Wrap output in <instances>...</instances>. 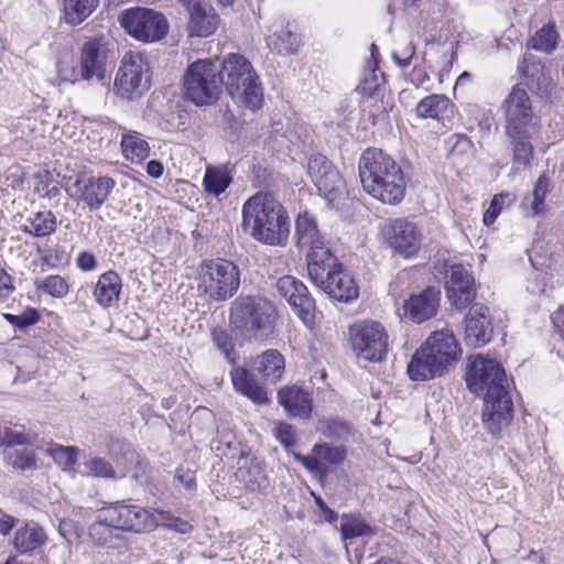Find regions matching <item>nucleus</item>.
Here are the masks:
<instances>
[{
	"instance_id": "1",
	"label": "nucleus",
	"mask_w": 564,
	"mask_h": 564,
	"mask_svg": "<svg viewBox=\"0 0 564 564\" xmlns=\"http://www.w3.org/2000/svg\"><path fill=\"white\" fill-rule=\"evenodd\" d=\"M241 226L253 239L270 246H284L290 235L286 209L272 194L264 192L245 202Z\"/></svg>"
},
{
	"instance_id": "2",
	"label": "nucleus",
	"mask_w": 564,
	"mask_h": 564,
	"mask_svg": "<svg viewBox=\"0 0 564 564\" xmlns=\"http://www.w3.org/2000/svg\"><path fill=\"white\" fill-rule=\"evenodd\" d=\"M359 177L364 189L384 204L400 203L405 181L400 165L381 149H367L359 159Z\"/></svg>"
},
{
	"instance_id": "3",
	"label": "nucleus",
	"mask_w": 564,
	"mask_h": 564,
	"mask_svg": "<svg viewBox=\"0 0 564 564\" xmlns=\"http://www.w3.org/2000/svg\"><path fill=\"white\" fill-rule=\"evenodd\" d=\"M276 317L273 304L256 295H239L229 310V325L236 336L259 340L270 334Z\"/></svg>"
},
{
	"instance_id": "4",
	"label": "nucleus",
	"mask_w": 564,
	"mask_h": 564,
	"mask_svg": "<svg viewBox=\"0 0 564 564\" xmlns=\"http://www.w3.org/2000/svg\"><path fill=\"white\" fill-rule=\"evenodd\" d=\"M223 86L238 104L256 110L262 106L263 89L251 63L240 54H229L219 63Z\"/></svg>"
},
{
	"instance_id": "5",
	"label": "nucleus",
	"mask_w": 564,
	"mask_h": 564,
	"mask_svg": "<svg viewBox=\"0 0 564 564\" xmlns=\"http://www.w3.org/2000/svg\"><path fill=\"white\" fill-rule=\"evenodd\" d=\"M241 272L232 261L205 259L198 269V289L210 302H226L239 290Z\"/></svg>"
},
{
	"instance_id": "6",
	"label": "nucleus",
	"mask_w": 564,
	"mask_h": 564,
	"mask_svg": "<svg viewBox=\"0 0 564 564\" xmlns=\"http://www.w3.org/2000/svg\"><path fill=\"white\" fill-rule=\"evenodd\" d=\"M223 80L219 63L198 59L188 66L184 75L185 96L195 105H210L218 99Z\"/></svg>"
},
{
	"instance_id": "7",
	"label": "nucleus",
	"mask_w": 564,
	"mask_h": 564,
	"mask_svg": "<svg viewBox=\"0 0 564 564\" xmlns=\"http://www.w3.org/2000/svg\"><path fill=\"white\" fill-rule=\"evenodd\" d=\"M319 270L317 275L313 274L312 265L307 268L312 282L323 290L329 297L338 302H350L358 296V286L354 278L338 262L336 256L334 261L323 259L318 261Z\"/></svg>"
},
{
	"instance_id": "8",
	"label": "nucleus",
	"mask_w": 564,
	"mask_h": 564,
	"mask_svg": "<svg viewBox=\"0 0 564 564\" xmlns=\"http://www.w3.org/2000/svg\"><path fill=\"white\" fill-rule=\"evenodd\" d=\"M115 91L127 100L142 97L150 88V65L140 53L128 52L117 72Z\"/></svg>"
},
{
	"instance_id": "9",
	"label": "nucleus",
	"mask_w": 564,
	"mask_h": 564,
	"mask_svg": "<svg viewBox=\"0 0 564 564\" xmlns=\"http://www.w3.org/2000/svg\"><path fill=\"white\" fill-rule=\"evenodd\" d=\"M101 523L112 527L115 530L144 533L156 528L158 521L152 512L124 501L109 503L99 509Z\"/></svg>"
},
{
	"instance_id": "10",
	"label": "nucleus",
	"mask_w": 564,
	"mask_h": 564,
	"mask_svg": "<svg viewBox=\"0 0 564 564\" xmlns=\"http://www.w3.org/2000/svg\"><path fill=\"white\" fill-rule=\"evenodd\" d=\"M118 20L129 35L143 43L158 42L169 31L164 14L148 8L127 9L120 13Z\"/></svg>"
},
{
	"instance_id": "11",
	"label": "nucleus",
	"mask_w": 564,
	"mask_h": 564,
	"mask_svg": "<svg viewBox=\"0 0 564 564\" xmlns=\"http://www.w3.org/2000/svg\"><path fill=\"white\" fill-rule=\"evenodd\" d=\"M351 349L359 359L378 362L388 352V333L378 322L364 321L349 327Z\"/></svg>"
},
{
	"instance_id": "12",
	"label": "nucleus",
	"mask_w": 564,
	"mask_h": 564,
	"mask_svg": "<svg viewBox=\"0 0 564 564\" xmlns=\"http://www.w3.org/2000/svg\"><path fill=\"white\" fill-rule=\"evenodd\" d=\"M116 183L109 176H94L89 173H78L74 182L66 185L70 199L83 203L90 210H98L108 199Z\"/></svg>"
},
{
	"instance_id": "13",
	"label": "nucleus",
	"mask_w": 564,
	"mask_h": 564,
	"mask_svg": "<svg viewBox=\"0 0 564 564\" xmlns=\"http://www.w3.org/2000/svg\"><path fill=\"white\" fill-rule=\"evenodd\" d=\"M295 235L299 247L310 249L306 254L307 268L312 265L313 274L316 276L319 270L318 261H334V254L319 232L315 218L306 212L300 214L296 218Z\"/></svg>"
},
{
	"instance_id": "14",
	"label": "nucleus",
	"mask_w": 564,
	"mask_h": 564,
	"mask_svg": "<svg viewBox=\"0 0 564 564\" xmlns=\"http://www.w3.org/2000/svg\"><path fill=\"white\" fill-rule=\"evenodd\" d=\"M508 388L492 387L485 393L482 423L492 435H499L513 419V402Z\"/></svg>"
},
{
	"instance_id": "15",
	"label": "nucleus",
	"mask_w": 564,
	"mask_h": 564,
	"mask_svg": "<svg viewBox=\"0 0 564 564\" xmlns=\"http://www.w3.org/2000/svg\"><path fill=\"white\" fill-rule=\"evenodd\" d=\"M467 386L474 393L488 392L492 387H509L503 367L495 358L476 356L468 366Z\"/></svg>"
},
{
	"instance_id": "16",
	"label": "nucleus",
	"mask_w": 564,
	"mask_h": 564,
	"mask_svg": "<svg viewBox=\"0 0 564 564\" xmlns=\"http://www.w3.org/2000/svg\"><path fill=\"white\" fill-rule=\"evenodd\" d=\"M382 234L389 246L405 258L413 257L421 248V230L414 223L405 218L389 220L384 225Z\"/></svg>"
},
{
	"instance_id": "17",
	"label": "nucleus",
	"mask_w": 564,
	"mask_h": 564,
	"mask_svg": "<svg viewBox=\"0 0 564 564\" xmlns=\"http://www.w3.org/2000/svg\"><path fill=\"white\" fill-rule=\"evenodd\" d=\"M506 113V133L514 135L533 130L532 109L528 93L520 87H513L503 104Z\"/></svg>"
},
{
	"instance_id": "18",
	"label": "nucleus",
	"mask_w": 564,
	"mask_h": 564,
	"mask_svg": "<svg viewBox=\"0 0 564 564\" xmlns=\"http://www.w3.org/2000/svg\"><path fill=\"white\" fill-rule=\"evenodd\" d=\"M108 54V43L104 37L89 39L80 50L78 76L84 80L104 79Z\"/></svg>"
},
{
	"instance_id": "19",
	"label": "nucleus",
	"mask_w": 564,
	"mask_h": 564,
	"mask_svg": "<svg viewBox=\"0 0 564 564\" xmlns=\"http://www.w3.org/2000/svg\"><path fill=\"white\" fill-rule=\"evenodd\" d=\"M445 291L451 304L466 308L476 296L474 278L463 264H454L446 271Z\"/></svg>"
},
{
	"instance_id": "20",
	"label": "nucleus",
	"mask_w": 564,
	"mask_h": 564,
	"mask_svg": "<svg viewBox=\"0 0 564 564\" xmlns=\"http://www.w3.org/2000/svg\"><path fill=\"white\" fill-rule=\"evenodd\" d=\"M275 288L278 294L286 300L299 317L308 324L313 318L315 305L307 288L292 275L281 276L276 281Z\"/></svg>"
},
{
	"instance_id": "21",
	"label": "nucleus",
	"mask_w": 564,
	"mask_h": 564,
	"mask_svg": "<svg viewBox=\"0 0 564 564\" xmlns=\"http://www.w3.org/2000/svg\"><path fill=\"white\" fill-rule=\"evenodd\" d=\"M492 336V325L488 306L475 303L465 316V343L477 348L486 345Z\"/></svg>"
},
{
	"instance_id": "22",
	"label": "nucleus",
	"mask_w": 564,
	"mask_h": 564,
	"mask_svg": "<svg viewBox=\"0 0 564 564\" xmlns=\"http://www.w3.org/2000/svg\"><path fill=\"white\" fill-rule=\"evenodd\" d=\"M447 370L462 352L454 334L447 329L434 332L422 345Z\"/></svg>"
},
{
	"instance_id": "23",
	"label": "nucleus",
	"mask_w": 564,
	"mask_h": 564,
	"mask_svg": "<svg viewBox=\"0 0 564 564\" xmlns=\"http://www.w3.org/2000/svg\"><path fill=\"white\" fill-rule=\"evenodd\" d=\"M278 401L288 414L307 420L313 410L312 394L296 386H285L278 391Z\"/></svg>"
},
{
	"instance_id": "24",
	"label": "nucleus",
	"mask_w": 564,
	"mask_h": 564,
	"mask_svg": "<svg viewBox=\"0 0 564 564\" xmlns=\"http://www.w3.org/2000/svg\"><path fill=\"white\" fill-rule=\"evenodd\" d=\"M440 294L435 288H427L420 294L410 296L404 303L405 316L419 324L432 318L440 305Z\"/></svg>"
},
{
	"instance_id": "25",
	"label": "nucleus",
	"mask_w": 564,
	"mask_h": 564,
	"mask_svg": "<svg viewBox=\"0 0 564 564\" xmlns=\"http://www.w3.org/2000/svg\"><path fill=\"white\" fill-rule=\"evenodd\" d=\"M186 31L189 36L207 37L214 34L220 25V17L208 2L187 13Z\"/></svg>"
},
{
	"instance_id": "26",
	"label": "nucleus",
	"mask_w": 564,
	"mask_h": 564,
	"mask_svg": "<svg viewBox=\"0 0 564 564\" xmlns=\"http://www.w3.org/2000/svg\"><path fill=\"white\" fill-rule=\"evenodd\" d=\"M408 373L412 380L425 381L442 376L446 370L423 346L412 356L408 365Z\"/></svg>"
},
{
	"instance_id": "27",
	"label": "nucleus",
	"mask_w": 564,
	"mask_h": 564,
	"mask_svg": "<svg viewBox=\"0 0 564 564\" xmlns=\"http://www.w3.org/2000/svg\"><path fill=\"white\" fill-rule=\"evenodd\" d=\"M47 541L43 528L35 522H25L20 527L13 538V546L20 554H31L42 547Z\"/></svg>"
},
{
	"instance_id": "28",
	"label": "nucleus",
	"mask_w": 564,
	"mask_h": 564,
	"mask_svg": "<svg viewBox=\"0 0 564 564\" xmlns=\"http://www.w3.org/2000/svg\"><path fill=\"white\" fill-rule=\"evenodd\" d=\"M236 478L250 491H262L269 486V478L261 463L254 458H240Z\"/></svg>"
},
{
	"instance_id": "29",
	"label": "nucleus",
	"mask_w": 564,
	"mask_h": 564,
	"mask_svg": "<svg viewBox=\"0 0 564 564\" xmlns=\"http://www.w3.org/2000/svg\"><path fill=\"white\" fill-rule=\"evenodd\" d=\"M235 389L256 403L268 402L267 390L248 369L236 367L230 371Z\"/></svg>"
},
{
	"instance_id": "30",
	"label": "nucleus",
	"mask_w": 564,
	"mask_h": 564,
	"mask_svg": "<svg viewBox=\"0 0 564 564\" xmlns=\"http://www.w3.org/2000/svg\"><path fill=\"white\" fill-rule=\"evenodd\" d=\"M454 113V105L444 95H430L416 106V115L421 118H431L445 124Z\"/></svg>"
},
{
	"instance_id": "31",
	"label": "nucleus",
	"mask_w": 564,
	"mask_h": 564,
	"mask_svg": "<svg viewBox=\"0 0 564 564\" xmlns=\"http://www.w3.org/2000/svg\"><path fill=\"white\" fill-rule=\"evenodd\" d=\"M251 367L265 379L275 382L284 372L285 360L276 349H268L252 360Z\"/></svg>"
},
{
	"instance_id": "32",
	"label": "nucleus",
	"mask_w": 564,
	"mask_h": 564,
	"mask_svg": "<svg viewBox=\"0 0 564 564\" xmlns=\"http://www.w3.org/2000/svg\"><path fill=\"white\" fill-rule=\"evenodd\" d=\"M121 285V279L115 271L101 274L94 290L96 302L104 307L110 306L118 301Z\"/></svg>"
},
{
	"instance_id": "33",
	"label": "nucleus",
	"mask_w": 564,
	"mask_h": 564,
	"mask_svg": "<svg viewBox=\"0 0 564 564\" xmlns=\"http://www.w3.org/2000/svg\"><path fill=\"white\" fill-rule=\"evenodd\" d=\"M99 0H63V19L72 26L79 25L98 8Z\"/></svg>"
},
{
	"instance_id": "34",
	"label": "nucleus",
	"mask_w": 564,
	"mask_h": 564,
	"mask_svg": "<svg viewBox=\"0 0 564 564\" xmlns=\"http://www.w3.org/2000/svg\"><path fill=\"white\" fill-rule=\"evenodd\" d=\"M313 183L319 194L334 207H338L345 198L346 186L337 170Z\"/></svg>"
},
{
	"instance_id": "35",
	"label": "nucleus",
	"mask_w": 564,
	"mask_h": 564,
	"mask_svg": "<svg viewBox=\"0 0 564 564\" xmlns=\"http://www.w3.org/2000/svg\"><path fill=\"white\" fill-rule=\"evenodd\" d=\"M121 149L126 159L131 162H140L149 156V143L137 131H124L121 140Z\"/></svg>"
},
{
	"instance_id": "36",
	"label": "nucleus",
	"mask_w": 564,
	"mask_h": 564,
	"mask_svg": "<svg viewBox=\"0 0 564 564\" xmlns=\"http://www.w3.org/2000/svg\"><path fill=\"white\" fill-rule=\"evenodd\" d=\"M294 28V23L288 22L280 31L275 30L268 40L269 47L279 54L294 53L299 46V36Z\"/></svg>"
},
{
	"instance_id": "37",
	"label": "nucleus",
	"mask_w": 564,
	"mask_h": 564,
	"mask_svg": "<svg viewBox=\"0 0 564 564\" xmlns=\"http://www.w3.org/2000/svg\"><path fill=\"white\" fill-rule=\"evenodd\" d=\"M231 181V176L225 166L208 165L203 180V186L208 194L218 196L228 188Z\"/></svg>"
},
{
	"instance_id": "38",
	"label": "nucleus",
	"mask_w": 564,
	"mask_h": 564,
	"mask_svg": "<svg viewBox=\"0 0 564 564\" xmlns=\"http://www.w3.org/2000/svg\"><path fill=\"white\" fill-rule=\"evenodd\" d=\"M340 532L344 540L358 536H371L375 529L371 528L359 514H344L340 520Z\"/></svg>"
},
{
	"instance_id": "39",
	"label": "nucleus",
	"mask_w": 564,
	"mask_h": 564,
	"mask_svg": "<svg viewBox=\"0 0 564 564\" xmlns=\"http://www.w3.org/2000/svg\"><path fill=\"white\" fill-rule=\"evenodd\" d=\"M549 192V180L545 175H541L530 196L522 202V206L528 216L534 217L543 210L544 199Z\"/></svg>"
},
{
	"instance_id": "40",
	"label": "nucleus",
	"mask_w": 564,
	"mask_h": 564,
	"mask_svg": "<svg viewBox=\"0 0 564 564\" xmlns=\"http://www.w3.org/2000/svg\"><path fill=\"white\" fill-rule=\"evenodd\" d=\"M6 459L17 471L23 473L37 468V459L32 448H9L6 452Z\"/></svg>"
},
{
	"instance_id": "41",
	"label": "nucleus",
	"mask_w": 564,
	"mask_h": 564,
	"mask_svg": "<svg viewBox=\"0 0 564 564\" xmlns=\"http://www.w3.org/2000/svg\"><path fill=\"white\" fill-rule=\"evenodd\" d=\"M56 217L50 212H39L30 218V225L24 226V231L30 232L36 237H44L55 231Z\"/></svg>"
},
{
	"instance_id": "42",
	"label": "nucleus",
	"mask_w": 564,
	"mask_h": 564,
	"mask_svg": "<svg viewBox=\"0 0 564 564\" xmlns=\"http://www.w3.org/2000/svg\"><path fill=\"white\" fill-rule=\"evenodd\" d=\"M317 431L325 437L346 440L352 433V426L339 419H323L318 422Z\"/></svg>"
},
{
	"instance_id": "43",
	"label": "nucleus",
	"mask_w": 564,
	"mask_h": 564,
	"mask_svg": "<svg viewBox=\"0 0 564 564\" xmlns=\"http://www.w3.org/2000/svg\"><path fill=\"white\" fill-rule=\"evenodd\" d=\"M531 131L532 130L524 131V133L508 135L511 138L513 144V161L519 165L527 166L530 163L533 150L529 141Z\"/></svg>"
},
{
	"instance_id": "44",
	"label": "nucleus",
	"mask_w": 564,
	"mask_h": 564,
	"mask_svg": "<svg viewBox=\"0 0 564 564\" xmlns=\"http://www.w3.org/2000/svg\"><path fill=\"white\" fill-rule=\"evenodd\" d=\"M558 34L553 24H546L540 29L533 37V47L545 53H551L557 45Z\"/></svg>"
},
{
	"instance_id": "45",
	"label": "nucleus",
	"mask_w": 564,
	"mask_h": 564,
	"mask_svg": "<svg viewBox=\"0 0 564 564\" xmlns=\"http://www.w3.org/2000/svg\"><path fill=\"white\" fill-rule=\"evenodd\" d=\"M36 288L54 297H64L68 292L67 281L59 275H48L44 279H37Z\"/></svg>"
},
{
	"instance_id": "46",
	"label": "nucleus",
	"mask_w": 564,
	"mask_h": 564,
	"mask_svg": "<svg viewBox=\"0 0 564 564\" xmlns=\"http://www.w3.org/2000/svg\"><path fill=\"white\" fill-rule=\"evenodd\" d=\"M77 448L70 446L53 445L46 449L50 455L64 470L73 468L77 459Z\"/></svg>"
},
{
	"instance_id": "47",
	"label": "nucleus",
	"mask_w": 564,
	"mask_h": 564,
	"mask_svg": "<svg viewBox=\"0 0 564 564\" xmlns=\"http://www.w3.org/2000/svg\"><path fill=\"white\" fill-rule=\"evenodd\" d=\"M336 171L333 163L323 154H314L307 163V173L312 182L318 181L327 176L330 172Z\"/></svg>"
},
{
	"instance_id": "48",
	"label": "nucleus",
	"mask_w": 564,
	"mask_h": 564,
	"mask_svg": "<svg viewBox=\"0 0 564 564\" xmlns=\"http://www.w3.org/2000/svg\"><path fill=\"white\" fill-rule=\"evenodd\" d=\"M313 453L319 458V462L328 464H340L346 457V448L344 446H332L327 443L316 444Z\"/></svg>"
},
{
	"instance_id": "49",
	"label": "nucleus",
	"mask_w": 564,
	"mask_h": 564,
	"mask_svg": "<svg viewBox=\"0 0 564 564\" xmlns=\"http://www.w3.org/2000/svg\"><path fill=\"white\" fill-rule=\"evenodd\" d=\"M2 444L10 448H14L15 445H32L34 437L25 433L23 426L14 425L12 427H4L1 434Z\"/></svg>"
},
{
	"instance_id": "50",
	"label": "nucleus",
	"mask_w": 564,
	"mask_h": 564,
	"mask_svg": "<svg viewBox=\"0 0 564 564\" xmlns=\"http://www.w3.org/2000/svg\"><path fill=\"white\" fill-rule=\"evenodd\" d=\"M382 80V74H378L375 68L366 69L356 90L362 96L371 97L379 89Z\"/></svg>"
},
{
	"instance_id": "51",
	"label": "nucleus",
	"mask_w": 564,
	"mask_h": 564,
	"mask_svg": "<svg viewBox=\"0 0 564 564\" xmlns=\"http://www.w3.org/2000/svg\"><path fill=\"white\" fill-rule=\"evenodd\" d=\"M3 317L13 326L23 329L37 323L40 314L35 308L28 307L21 314H4Z\"/></svg>"
},
{
	"instance_id": "52",
	"label": "nucleus",
	"mask_w": 564,
	"mask_h": 564,
	"mask_svg": "<svg viewBox=\"0 0 564 564\" xmlns=\"http://www.w3.org/2000/svg\"><path fill=\"white\" fill-rule=\"evenodd\" d=\"M86 468L96 477L116 478V471L111 464L104 458L94 457L86 462Z\"/></svg>"
},
{
	"instance_id": "53",
	"label": "nucleus",
	"mask_w": 564,
	"mask_h": 564,
	"mask_svg": "<svg viewBox=\"0 0 564 564\" xmlns=\"http://www.w3.org/2000/svg\"><path fill=\"white\" fill-rule=\"evenodd\" d=\"M213 341L229 361H234V343L229 334L220 328L212 333Z\"/></svg>"
},
{
	"instance_id": "54",
	"label": "nucleus",
	"mask_w": 564,
	"mask_h": 564,
	"mask_svg": "<svg viewBox=\"0 0 564 564\" xmlns=\"http://www.w3.org/2000/svg\"><path fill=\"white\" fill-rule=\"evenodd\" d=\"M510 202L511 198L509 194L495 195L489 205V208L484 214V224L487 226L491 225L500 214L502 206L505 204H509Z\"/></svg>"
},
{
	"instance_id": "55",
	"label": "nucleus",
	"mask_w": 564,
	"mask_h": 564,
	"mask_svg": "<svg viewBox=\"0 0 564 564\" xmlns=\"http://www.w3.org/2000/svg\"><path fill=\"white\" fill-rule=\"evenodd\" d=\"M113 528L100 522L99 513L96 521L89 527V536L98 545H106Z\"/></svg>"
},
{
	"instance_id": "56",
	"label": "nucleus",
	"mask_w": 564,
	"mask_h": 564,
	"mask_svg": "<svg viewBox=\"0 0 564 564\" xmlns=\"http://www.w3.org/2000/svg\"><path fill=\"white\" fill-rule=\"evenodd\" d=\"M275 437L285 446L295 444V434L292 425L285 422H280L274 429Z\"/></svg>"
},
{
	"instance_id": "57",
	"label": "nucleus",
	"mask_w": 564,
	"mask_h": 564,
	"mask_svg": "<svg viewBox=\"0 0 564 564\" xmlns=\"http://www.w3.org/2000/svg\"><path fill=\"white\" fill-rule=\"evenodd\" d=\"M455 139L452 149L451 155L458 156L464 154H469L473 150V142L466 135H455Z\"/></svg>"
},
{
	"instance_id": "58",
	"label": "nucleus",
	"mask_w": 564,
	"mask_h": 564,
	"mask_svg": "<svg viewBox=\"0 0 564 564\" xmlns=\"http://www.w3.org/2000/svg\"><path fill=\"white\" fill-rule=\"evenodd\" d=\"M175 480L184 486L185 489L189 491L195 490L196 478L194 471L178 467L175 473Z\"/></svg>"
},
{
	"instance_id": "59",
	"label": "nucleus",
	"mask_w": 564,
	"mask_h": 564,
	"mask_svg": "<svg viewBox=\"0 0 564 564\" xmlns=\"http://www.w3.org/2000/svg\"><path fill=\"white\" fill-rule=\"evenodd\" d=\"M295 457L310 471L314 474L325 473V466L322 462H319V458L316 455L312 457L297 454Z\"/></svg>"
},
{
	"instance_id": "60",
	"label": "nucleus",
	"mask_w": 564,
	"mask_h": 564,
	"mask_svg": "<svg viewBox=\"0 0 564 564\" xmlns=\"http://www.w3.org/2000/svg\"><path fill=\"white\" fill-rule=\"evenodd\" d=\"M413 55L414 46L411 43H409L404 46V48L401 52H394L393 58L400 66L405 67L410 64V61L413 57Z\"/></svg>"
},
{
	"instance_id": "61",
	"label": "nucleus",
	"mask_w": 564,
	"mask_h": 564,
	"mask_svg": "<svg viewBox=\"0 0 564 564\" xmlns=\"http://www.w3.org/2000/svg\"><path fill=\"white\" fill-rule=\"evenodd\" d=\"M18 520L0 510V534L8 535Z\"/></svg>"
},
{
	"instance_id": "62",
	"label": "nucleus",
	"mask_w": 564,
	"mask_h": 564,
	"mask_svg": "<svg viewBox=\"0 0 564 564\" xmlns=\"http://www.w3.org/2000/svg\"><path fill=\"white\" fill-rule=\"evenodd\" d=\"M96 263V258L89 252H82L77 258V265L85 271L95 269Z\"/></svg>"
},
{
	"instance_id": "63",
	"label": "nucleus",
	"mask_w": 564,
	"mask_h": 564,
	"mask_svg": "<svg viewBox=\"0 0 564 564\" xmlns=\"http://www.w3.org/2000/svg\"><path fill=\"white\" fill-rule=\"evenodd\" d=\"M552 322L558 334L564 339V308H558L552 315Z\"/></svg>"
},
{
	"instance_id": "64",
	"label": "nucleus",
	"mask_w": 564,
	"mask_h": 564,
	"mask_svg": "<svg viewBox=\"0 0 564 564\" xmlns=\"http://www.w3.org/2000/svg\"><path fill=\"white\" fill-rule=\"evenodd\" d=\"M147 173L154 178L160 177L163 174V165L156 160H152L147 164Z\"/></svg>"
}]
</instances>
